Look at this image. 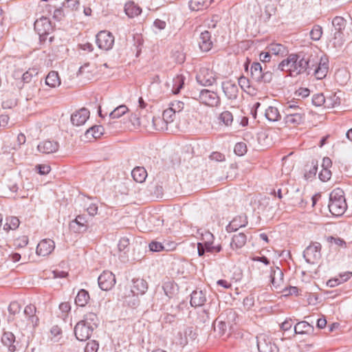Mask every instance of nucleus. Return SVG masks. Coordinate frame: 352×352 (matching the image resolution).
<instances>
[{
	"label": "nucleus",
	"mask_w": 352,
	"mask_h": 352,
	"mask_svg": "<svg viewBox=\"0 0 352 352\" xmlns=\"http://www.w3.org/2000/svg\"><path fill=\"white\" fill-rule=\"evenodd\" d=\"M103 133L104 128L102 126L94 125L86 131L85 136L90 140L91 138H99Z\"/></svg>",
	"instance_id": "nucleus-32"
},
{
	"label": "nucleus",
	"mask_w": 352,
	"mask_h": 352,
	"mask_svg": "<svg viewBox=\"0 0 352 352\" xmlns=\"http://www.w3.org/2000/svg\"><path fill=\"white\" fill-rule=\"evenodd\" d=\"M265 116L270 122H277L281 118V116L278 108L274 106H269L265 109Z\"/></svg>",
	"instance_id": "nucleus-35"
},
{
	"label": "nucleus",
	"mask_w": 352,
	"mask_h": 352,
	"mask_svg": "<svg viewBox=\"0 0 352 352\" xmlns=\"http://www.w3.org/2000/svg\"><path fill=\"white\" fill-rule=\"evenodd\" d=\"M94 330V325H89L79 321L74 327V333L77 340L85 341L89 339Z\"/></svg>",
	"instance_id": "nucleus-10"
},
{
	"label": "nucleus",
	"mask_w": 352,
	"mask_h": 352,
	"mask_svg": "<svg viewBox=\"0 0 352 352\" xmlns=\"http://www.w3.org/2000/svg\"><path fill=\"white\" fill-rule=\"evenodd\" d=\"M248 223L245 216H239L234 218L227 226L228 232H235L239 228L245 227Z\"/></svg>",
	"instance_id": "nucleus-26"
},
{
	"label": "nucleus",
	"mask_w": 352,
	"mask_h": 352,
	"mask_svg": "<svg viewBox=\"0 0 352 352\" xmlns=\"http://www.w3.org/2000/svg\"><path fill=\"white\" fill-rule=\"evenodd\" d=\"M98 344L95 340L88 342L85 347V352H96Z\"/></svg>",
	"instance_id": "nucleus-55"
},
{
	"label": "nucleus",
	"mask_w": 352,
	"mask_h": 352,
	"mask_svg": "<svg viewBox=\"0 0 352 352\" xmlns=\"http://www.w3.org/2000/svg\"><path fill=\"white\" fill-rule=\"evenodd\" d=\"M124 12L129 17L133 18L140 14L142 9L134 2H129L125 4Z\"/></svg>",
	"instance_id": "nucleus-37"
},
{
	"label": "nucleus",
	"mask_w": 352,
	"mask_h": 352,
	"mask_svg": "<svg viewBox=\"0 0 352 352\" xmlns=\"http://www.w3.org/2000/svg\"><path fill=\"white\" fill-rule=\"evenodd\" d=\"M254 305V297L252 295H250L243 299V305L248 309L252 307Z\"/></svg>",
	"instance_id": "nucleus-61"
},
{
	"label": "nucleus",
	"mask_w": 352,
	"mask_h": 352,
	"mask_svg": "<svg viewBox=\"0 0 352 352\" xmlns=\"http://www.w3.org/2000/svg\"><path fill=\"white\" fill-rule=\"evenodd\" d=\"M270 278L271 283L274 287L278 288L280 287L281 284L283 283V273L282 270L278 267L272 269Z\"/></svg>",
	"instance_id": "nucleus-28"
},
{
	"label": "nucleus",
	"mask_w": 352,
	"mask_h": 352,
	"mask_svg": "<svg viewBox=\"0 0 352 352\" xmlns=\"http://www.w3.org/2000/svg\"><path fill=\"white\" fill-rule=\"evenodd\" d=\"M219 119L226 126H230L233 122V116L231 112L225 111L220 114Z\"/></svg>",
	"instance_id": "nucleus-46"
},
{
	"label": "nucleus",
	"mask_w": 352,
	"mask_h": 352,
	"mask_svg": "<svg viewBox=\"0 0 352 352\" xmlns=\"http://www.w3.org/2000/svg\"><path fill=\"white\" fill-rule=\"evenodd\" d=\"M89 111L86 108H82L71 116V122L73 125L79 126L83 125L89 118Z\"/></svg>",
	"instance_id": "nucleus-16"
},
{
	"label": "nucleus",
	"mask_w": 352,
	"mask_h": 352,
	"mask_svg": "<svg viewBox=\"0 0 352 352\" xmlns=\"http://www.w3.org/2000/svg\"><path fill=\"white\" fill-rule=\"evenodd\" d=\"M331 176V173L329 168H322L319 173V178L322 182L328 181Z\"/></svg>",
	"instance_id": "nucleus-56"
},
{
	"label": "nucleus",
	"mask_w": 352,
	"mask_h": 352,
	"mask_svg": "<svg viewBox=\"0 0 352 352\" xmlns=\"http://www.w3.org/2000/svg\"><path fill=\"white\" fill-rule=\"evenodd\" d=\"M58 143L52 140H45L41 142L37 146L38 151L45 154L55 153L58 150Z\"/></svg>",
	"instance_id": "nucleus-19"
},
{
	"label": "nucleus",
	"mask_w": 352,
	"mask_h": 352,
	"mask_svg": "<svg viewBox=\"0 0 352 352\" xmlns=\"http://www.w3.org/2000/svg\"><path fill=\"white\" fill-rule=\"evenodd\" d=\"M206 301V294L201 291H194L190 295V305L192 307H201Z\"/></svg>",
	"instance_id": "nucleus-24"
},
{
	"label": "nucleus",
	"mask_w": 352,
	"mask_h": 352,
	"mask_svg": "<svg viewBox=\"0 0 352 352\" xmlns=\"http://www.w3.org/2000/svg\"><path fill=\"white\" fill-rule=\"evenodd\" d=\"M330 212L335 216H341L347 208L344 191L338 188L331 191L329 195L328 205Z\"/></svg>",
	"instance_id": "nucleus-3"
},
{
	"label": "nucleus",
	"mask_w": 352,
	"mask_h": 352,
	"mask_svg": "<svg viewBox=\"0 0 352 352\" xmlns=\"http://www.w3.org/2000/svg\"><path fill=\"white\" fill-rule=\"evenodd\" d=\"M328 61L326 58L320 59L318 66L315 69V76L318 79H322L327 75L328 72Z\"/></svg>",
	"instance_id": "nucleus-33"
},
{
	"label": "nucleus",
	"mask_w": 352,
	"mask_h": 352,
	"mask_svg": "<svg viewBox=\"0 0 352 352\" xmlns=\"http://www.w3.org/2000/svg\"><path fill=\"white\" fill-rule=\"evenodd\" d=\"M50 333L54 338V339H55L54 341L56 342L58 340V338H57V337L61 334L62 331H61V329L58 326L55 325L51 328Z\"/></svg>",
	"instance_id": "nucleus-63"
},
{
	"label": "nucleus",
	"mask_w": 352,
	"mask_h": 352,
	"mask_svg": "<svg viewBox=\"0 0 352 352\" xmlns=\"http://www.w3.org/2000/svg\"><path fill=\"white\" fill-rule=\"evenodd\" d=\"M45 83L51 87H56L60 85V80L58 72L55 71L50 72L45 78Z\"/></svg>",
	"instance_id": "nucleus-39"
},
{
	"label": "nucleus",
	"mask_w": 352,
	"mask_h": 352,
	"mask_svg": "<svg viewBox=\"0 0 352 352\" xmlns=\"http://www.w3.org/2000/svg\"><path fill=\"white\" fill-rule=\"evenodd\" d=\"M20 221L16 217H9L6 219L3 230L8 232L10 230H16L19 226Z\"/></svg>",
	"instance_id": "nucleus-42"
},
{
	"label": "nucleus",
	"mask_w": 352,
	"mask_h": 352,
	"mask_svg": "<svg viewBox=\"0 0 352 352\" xmlns=\"http://www.w3.org/2000/svg\"><path fill=\"white\" fill-rule=\"evenodd\" d=\"M332 25L336 32H334L335 39H342V30L346 26V20L342 16H336L332 20Z\"/></svg>",
	"instance_id": "nucleus-20"
},
{
	"label": "nucleus",
	"mask_w": 352,
	"mask_h": 352,
	"mask_svg": "<svg viewBox=\"0 0 352 352\" xmlns=\"http://www.w3.org/2000/svg\"><path fill=\"white\" fill-rule=\"evenodd\" d=\"M89 299V294L88 292L82 289L78 292L75 298V302L78 306L84 307L87 304Z\"/></svg>",
	"instance_id": "nucleus-41"
},
{
	"label": "nucleus",
	"mask_w": 352,
	"mask_h": 352,
	"mask_svg": "<svg viewBox=\"0 0 352 352\" xmlns=\"http://www.w3.org/2000/svg\"><path fill=\"white\" fill-rule=\"evenodd\" d=\"M36 309L33 305H27L23 311V315L27 318V324H32L33 327L37 325L38 321V317L36 316Z\"/></svg>",
	"instance_id": "nucleus-21"
},
{
	"label": "nucleus",
	"mask_w": 352,
	"mask_h": 352,
	"mask_svg": "<svg viewBox=\"0 0 352 352\" xmlns=\"http://www.w3.org/2000/svg\"><path fill=\"white\" fill-rule=\"evenodd\" d=\"M321 244L318 242H312L303 252V257L308 263L315 264L321 258Z\"/></svg>",
	"instance_id": "nucleus-5"
},
{
	"label": "nucleus",
	"mask_w": 352,
	"mask_h": 352,
	"mask_svg": "<svg viewBox=\"0 0 352 352\" xmlns=\"http://www.w3.org/2000/svg\"><path fill=\"white\" fill-rule=\"evenodd\" d=\"M98 282L102 290L108 291L111 289L116 283L115 275L109 271H104L99 276Z\"/></svg>",
	"instance_id": "nucleus-12"
},
{
	"label": "nucleus",
	"mask_w": 352,
	"mask_h": 352,
	"mask_svg": "<svg viewBox=\"0 0 352 352\" xmlns=\"http://www.w3.org/2000/svg\"><path fill=\"white\" fill-rule=\"evenodd\" d=\"M131 175L135 182L142 183L147 177V172L144 167L137 166L131 171Z\"/></svg>",
	"instance_id": "nucleus-36"
},
{
	"label": "nucleus",
	"mask_w": 352,
	"mask_h": 352,
	"mask_svg": "<svg viewBox=\"0 0 352 352\" xmlns=\"http://www.w3.org/2000/svg\"><path fill=\"white\" fill-rule=\"evenodd\" d=\"M221 87L226 96L229 100L236 99L238 96V86L231 81H226L222 82Z\"/></svg>",
	"instance_id": "nucleus-18"
},
{
	"label": "nucleus",
	"mask_w": 352,
	"mask_h": 352,
	"mask_svg": "<svg viewBox=\"0 0 352 352\" xmlns=\"http://www.w3.org/2000/svg\"><path fill=\"white\" fill-rule=\"evenodd\" d=\"M36 168L38 169V173L43 175L48 174L51 170L50 166L47 164H38L36 166Z\"/></svg>",
	"instance_id": "nucleus-62"
},
{
	"label": "nucleus",
	"mask_w": 352,
	"mask_h": 352,
	"mask_svg": "<svg viewBox=\"0 0 352 352\" xmlns=\"http://www.w3.org/2000/svg\"><path fill=\"white\" fill-rule=\"evenodd\" d=\"M69 228L76 233L85 232L88 228V221L84 214L78 215L75 219L69 223Z\"/></svg>",
	"instance_id": "nucleus-14"
},
{
	"label": "nucleus",
	"mask_w": 352,
	"mask_h": 352,
	"mask_svg": "<svg viewBox=\"0 0 352 352\" xmlns=\"http://www.w3.org/2000/svg\"><path fill=\"white\" fill-rule=\"evenodd\" d=\"M313 329V326H311L309 322L306 321H301L297 323L296 325L294 327V332L296 334L308 333Z\"/></svg>",
	"instance_id": "nucleus-40"
},
{
	"label": "nucleus",
	"mask_w": 352,
	"mask_h": 352,
	"mask_svg": "<svg viewBox=\"0 0 352 352\" xmlns=\"http://www.w3.org/2000/svg\"><path fill=\"white\" fill-rule=\"evenodd\" d=\"M267 48L269 52L281 57L287 56L289 52L287 47L280 43H271Z\"/></svg>",
	"instance_id": "nucleus-25"
},
{
	"label": "nucleus",
	"mask_w": 352,
	"mask_h": 352,
	"mask_svg": "<svg viewBox=\"0 0 352 352\" xmlns=\"http://www.w3.org/2000/svg\"><path fill=\"white\" fill-rule=\"evenodd\" d=\"M257 347L259 352H278L276 345L272 342L271 339L264 334L256 337Z\"/></svg>",
	"instance_id": "nucleus-11"
},
{
	"label": "nucleus",
	"mask_w": 352,
	"mask_h": 352,
	"mask_svg": "<svg viewBox=\"0 0 352 352\" xmlns=\"http://www.w3.org/2000/svg\"><path fill=\"white\" fill-rule=\"evenodd\" d=\"M21 310V305L20 304L16 301H13L10 302L9 307H8V311L10 314L15 315L16 314H19Z\"/></svg>",
	"instance_id": "nucleus-54"
},
{
	"label": "nucleus",
	"mask_w": 352,
	"mask_h": 352,
	"mask_svg": "<svg viewBox=\"0 0 352 352\" xmlns=\"http://www.w3.org/2000/svg\"><path fill=\"white\" fill-rule=\"evenodd\" d=\"M94 72V67L91 66L89 63H86L79 68L77 76H80L83 79L90 80L93 76Z\"/></svg>",
	"instance_id": "nucleus-30"
},
{
	"label": "nucleus",
	"mask_w": 352,
	"mask_h": 352,
	"mask_svg": "<svg viewBox=\"0 0 352 352\" xmlns=\"http://www.w3.org/2000/svg\"><path fill=\"white\" fill-rule=\"evenodd\" d=\"M148 287V283L144 279L140 278H133L131 289L129 290L126 289V293L124 295H121V297L124 299V302L129 307H135L138 306L140 302L138 296L144 294Z\"/></svg>",
	"instance_id": "nucleus-2"
},
{
	"label": "nucleus",
	"mask_w": 352,
	"mask_h": 352,
	"mask_svg": "<svg viewBox=\"0 0 352 352\" xmlns=\"http://www.w3.org/2000/svg\"><path fill=\"white\" fill-rule=\"evenodd\" d=\"M162 289L166 296L168 298H173L177 294L179 287L177 285L173 280H168L164 282L162 285Z\"/></svg>",
	"instance_id": "nucleus-29"
},
{
	"label": "nucleus",
	"mask_w": 352,
	"mask_h": 352,
	"mask_svg": "<svg viewBox=\"0 0 352 352\" xmlns=\"http://www.w3.org/2000/svg\"><path fill=\"white\" fill-rule=\"evenodd\" d=\"M236 318V314L233 309H226L214 322V331L219 336L226 335L228 328L230 329L232 325L235 323Z\"/></svg>",
	"instance_id": "nucleus-4"
},
{
	"label": "nucleus",
	"mask_w": 352,
	"mask_h": 352,
	"mask_svg": "<svg viewBox=\"0 0 352 352\" xmlns=\"http://www.w3.org/2000/svg\"><path fill=\"white\" fill-rule=\"evenodd\" d=\"M28 243V238L26 236H22L14 241V245L19 248H23Z\"/></svg>",
	"instance_id": "nucleus-60"
},
{
	"label": "nucleus",
	"mask_w": 352,
	"mask_h": 352,
	"mask_svg": "<svg viewBox=\"0 0 352 352\" xmlns=\"http://www.w3.org/2000/svg\"><path fill=\"white\" fill-rule=\"evenodd\" d=\"M216 74L212 70L202 67L196 76L197 82L202 86L212 85L216 81Z\"/></svg>",
	"instance_id": "nucleus-6"
},
{
	"label": "nucleus",
	"mask_w": 352,
	"mask_h": 352,
	"mask_svg": "<svg viewBox=\"0 0 352 352\" xmlns=\"http://www.w3.org/2000/svg\"><path fill=\"white\" fill-rule=\"evenodd\" d=\"M263 68L260 63L254 62L250 67L251 77L255 82L260 83L262 79Z\"/></svg>",
	"instance_id": "nucleus-31"
},
{
	"label": "nucleus",
	"mask_w": 352,
	"mask_h": 352,
	"mask_svg": "<svg viewBox=\"0 0 352 352\" xmlns=\"http://www.w3.org/2000/svg\"><path fill=\"white\" fill-rule=\"evenodd\" d=\"M305 120V113L302 109H297L294 113H287L284 118L285 123L288 126H297L302 124Z\"/></svg>",
	"instance_id": "nucleus-15"
},
{
	"label": "nucleus",
	"mask_w": 352,
	"mask_h": 352,
	"mask_svg": "<svg viewBox=\"0 0 352 352\" xmlns=\"http://www.w3.org/2000/svg\"><path fill=\"white\" fill-rule=\"evenodd\" d=\"M212 0H190L189 7L192 10L199 11L208 8Z\"/></svg>",
	"instance_id": "nucleus-34"
},
{
	"label": "nucleus",
	"mask_w": 352,
	"mask_h": 352,
	"mask_svg": "<svg viewBox=\"0 0 352 352\" xmlns=\"http://www.w3.org/2000/svg\"><path fill=\"white\" fill-rule=\"evenodd\" d=\"M176 113L172 111L169 107L164 111L163 119L160 118H155L152 116H149L148 118L151 120V123L156 130H163L164 127L160 126V124H164V123L168 124L173 122L175 119Z\"/></svg>",
	"instance_id": "nucleus-8"
},
{
	"label": "nucleus",
	"mask_w": 352,
	"mask_h": 352,
	"mask_svg": "<svg viewBox=\"0 0 352 352\" xmlns=\"http://www.w3.org/2000/svg\"><path fill=\"white\" fill-rule=\"evenodd\" d=\"M34 30L41 37L49 34L52 30L50 19L45 16L37 19L34 22Z\"/></svg>",
	"instance_id": "nucleus-13"
},
{
	"label": "nucleus",
	"mask_w": 352,
	"mask_h": 352,
	"mask_svg": "<svg viewBox=\"0 0 352 352\" xmlns=\"http://www.w3.org/2000/svg\"><path fill=\"white\" fill-rule=\"evenodd\" d=\"M199 46L201 51L208 52L212 46L211 35L208 31L201 32L199 36Z\"/></svg>",
	"instance_id": "nucleus-22"
},
{
	"label": "nucleus",
	"mask_w": 352,
	"mask_h": 352,
	"mask_svg": "<svg viewBox=\"0 0 352 352\" xmlns=\"http://www.w3.org/2000/svg\"><path fill=\"white\" fill-rule=\"evenodd\" d=\"M312 103L316 107L324 105L326 107V97L322 94H314L312 97Z\"/></svg>",
	"instance_id": "nucleus-47"
},
{
	"label": "nucleus",
	"mask_w": 352,
	"mask_h": 352,
	"mask_svg": "<svg viewBox=\"0 0 352 352\" xmlns=\"http://www.w3.org/2000/svg\"><path fill=\"white\" fill-rule=\"evenodd\" d=\"M127 111L128 107L124 104H122L114 109V110L109 113V117L111 119L119 118Z\"/></svg>",
	"instance_id": "nucleus-44"
},
{
	"label": "nucleus",
	"mask_w": 352,
	"mask_h": 352,
	"mask_svg": "<svg viewBox=\"0 0 352 352\" xmlns=\"http://www.w3.org/2000/svg\"><path fill=\"white\" fill-rule=\"evenodd\" d=\"M199 100L209 107H218L221 100L216 92L208 89H202L199 94Z\"/></svg>",
	"instance_id": "nucleus-7"
},
{
	"label": "nucleus",
	"mask_w": 352,
	"mask_h": 352,
	"mask_svg": "<svg viewBox=\"0 0 352 352\" xmlns=\"http://www.w3.org/2000/svg\"><path fill=\"white\" fill-rule=\"evenodd\" d=\"M239 85L241 87L242 89L245 90L248 88H250V80L248 78L242 76L238 80Z\"/></svg>",
	"instance_id": "nucleus-59"
},
{
	"label": "nucleus",
	"mask_w": 352,
	"mask_h": 352,
	"mask_svg": "<svg viewBox=\"0 0 352 352\" xmlns=\"http://www.w3.org/2000/svg\"><path fill=\"white\" fill-rule=\"evenodd\" d=\"M340 104V98L336 93H332L326 97V108H333Z\"/></svg>",
	"instance_id": "nucleus-43"
},
{
	"label": "nucleus",
	"mask_w": 352,
	"mask_h": 352,
	"mask_svg": "<svg viewBox=\"0 0 352 352\" xmlns=\"http://www.w3.org/2000/svg\"><path fill=\"white\" fill-rule=\"evenodd\" d=\"M278 69L287 72L290 76H295L312 69L309 66V58L302 54H291L278 65Z\"/></svg>",
	"instance_id": "nucleus-1"
},
{
	"label": "nucleus",
	"mask_w": 352,
	"mask_h": 352,
	"mask_svg": "<svg viewBox=\"0 0 352 352\" xmlns=\"http://www.w3.org/2000/svg\"><path fill=\"white\" fill-rule=\"evenodd\" d=\"M234 151L236 155L243 156L247 152L246 144L243 142H238L235 144Z\"/></svg>",
	"instance_id": "nucleus-51"
},
{
	"label": "nucleus",
	"mask_w": 352,
	"mask_h": 352,
	"mask_svg": "<svg viewBox=\"0 0 352 352\" xmlns=\"http://www.w3.org/2000/svg\"><path fill=\"white\" fill-rule=\"evenodd\" d=\"M184 107V103L179 100H175L170 104L169 108L175 113H179Z\"/></svg>",
	"instance_id": "nucleus-53"
},
{
	"label": "nucleus",
	"mask_w": 352,
	"mask_h": 352,
	"mask_svg": "<svg viewBox=\"0 0 352 352\" xmlns=\"http://www.w3.org/2000/svg\"><path fill=\"white\" fill-rule=\"evenodd\" d=\"M273 79V73L270 71H263L260 83H270Z\"/></svg>",
	"instance_id": "nucleus-57"
},
{
	"label": "nucleus",
	"mask_w": 352,
	"mask_h": 352,
	"mask_svg": "<svg viewBox=\"0 0 352 352\" xmlns=\"http://www.w3.org/2000/svg\"><path fill=\"white\" fill-rule=\"evenodd\" d=\"M186 78L182 75H177L172 80V92L174 94L179 93L180 90L184 87Z\"/></svg>",
	"instance_id": "nucleus-38"
},
{
	"label": "nucleus",
	"mask_w": 352,
	"mask_h": 352,
	"mask_svg": "<svg viewBox=\"0 0 352 352\" xmlns=\"http://www.w3.org/2000/svg\"><path fill=\"white\" fill-rule=\"evenodd\" d=\"M129 241L127 238H122L118 244V250L120 252H123L124 254H126V252H129Z\"/></svg>",
	"instance_id": "nucleus-49"
},
{
	"label": "nucleus",
	"mask_w": 352,
	"mask_h": 352,
	"mask_svg": "<svg viewBox=\"0 0 352 352\" xmlns=\"http://www.w3.org/2000/svg\"><path fill=\"white\" fill-rule=\"evenodd\" d=\"M1 341L3 345L8 348L10 351L14 352L16 351L15 336L12 332H5L2 336Z\"/></svg>",
	"instance_id": "nucleus-27"
},
{
	"label": "nucleus",
	"mask_w": 352,
	"mask_h": 352,
	"mask_svg": "<svg viewBox=\"0 0 352 352\" xmlns=\"http://www.w3.org/2000/svg\"><path fill=\"white\" fill-rule=\"evenodd\" d=\"M96 42L98 47L103 50H109L114 43V37L107 31H100L97 35Z\"/></svg>",
	"instance_id": "nucleus-9"
},
{
	"label": "nucleus",
	"mask_w": 352,
	"mask_h": 352,
	"mask_svg": "<svg viewBox=\"0 0 352 352\" xmlns=\"http://www.w3.org/2000/svg\"><path fill=\"white\" fill-rule=\"evenodd\" d=\"M81 321L89 325H94L95 329L97 327L98 319L96 314L89 312L85 316L84 319Z\"/></svg>",
	"instance_id": "nucleus-45"
},
{
	"label": "nucleus",
	"mask_w": 352,
	"mask_h": 352,
	"mask_svg": "<svg viewBox=\"0 0 352 352\" xmlns=\"http://www.w3.org/2000/svg\"><path fill=\"white\" fill-rule=\"evenodd\" d=\"M201 240L203 241L201 243L205 245V247L209 245L210 243H213L214 236L209 231H204V232L201 233Z\"/></svg>",
	"instance_id": "nucleus-50"
},
{
	"label": "nucleus",
	"mask_w": 352,
	"mask_h": 352,
	"mask_svg": "<svg viewBox=\"0 0 352 352\" xmlns=\"http://www.w3.org/2000/svg\"><path fill=\"white\" fill-rule=\"evenodd\" d=\"M79 6V0H65L63 3V7L69 8L71 10H78Z\"/></svg>",
	"instance_id": "nucleus-52"
},
{
	"label": "nucleus",
	"mask_w": 352,
	"mask_h": 352,
	"mask_svg": "<svg viewBox=\"0 0 352 352\" xmlns=\"http://www.w3.org/2000/svg\"><path fill=\"white\" fill-rule=\"evenodd\" d=\"M322 34V28L320 25H315L310 32L311 38L314 41H319Z\"/></svg>",
	"instance_id": "nucleus-48"
},
{
	"label": "nucleus",
	"mask_w": 352,
	"mask_h": 352,
	"mask_svg": "<svg viewBox=\"0 0 352 352\" xmlns=\"http://www.w3.org/2000/svg\"><path fill=\"white\" fill-rule=\"evenodd\" d=\"M164 248L163 245L160 242L152 241L149 243V249L152 252H160Z\"/></svg>",
	"instance_id": "nucleus-58"
},
{
	"label": "nucleus",
	"mask_w": 352,
	"mask_h": 352,
	"mask_svg": "<svg viewBox=\"0 0 352 352\" xmlns=\"http://www.w3.org/2000/svg\"><path fill=\"white\" fill-rule=\"evenodd\" d=\"M65 16L63 8H58L54 12L53 17L57 21H60Z\"/></svg>",
	"instance_id": "nucleus-64"
},
{
	"label": "nucleus",
	"mask_w": 352,
	"mask_h": 352,
	"mask_svg": "<svg viewBox=\"0 0 352 352\" xmlns=\"http://www.w3.org/2000/svg\"><path fill=\"white\" fill-rule=\"evenodd\" d=\"M246 241L247 236L244 233L239 232L234 234L230 242V248L233 250H239L245 245Z\"/></svg>",
	"instance_id": "nucleus-23"
},
{
	"label": "nucleus",
	"mask_w": 352,
	"mask_h": 352,
	"mask_svg": "<svg viewBox=\"0 0 352 352\" xmlns=\"http://www.w3.org/2000/svg\"><path fill=\"white\" fill-rule=\"evenodd\" d=\"M55 243L51 239L42 240L36 247V254L45 256L49 255L54 249Z\"/></svg>",
	"instance_id": "nucleus-17"
}]
</instances>
